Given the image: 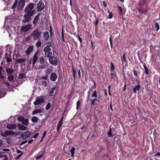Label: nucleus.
<instances>
[{
  "label": "nucleus",
  "mask_w": 160,
  "mask_h": 160,
  "mask_svg": "<svg viewBox=\"0 0 160 160\" xmlns=\"http://www.w3.org/2000/svg\"><path fill=\"white\" fill-rule=\"evenodd\" d=\"M81 102L80 100H78L76 103L77 107H76V109L77 110L78 109L79 107L80 106V104Z\"/></svg>",
  "instance_id": "de8ad7c7"
},
{
  "label": "nucleus",
  "mask_w": 160,
  "mask_h": 160,
  "mask_svg": "<svg viewBox=\"0 0 160 160\" xmlns=\"http://www.w3.org/2000/svg\"><path fill=\"white\" fill-rule=\"evenodd\" d=\"M5 156V155H4L3 153H0V158H3L4 157V156Z\"/></svg>",
  "instance_id": "0e129e2a"
},
{
  "label": "nucleus",
  "mask_w": 160,
  "mask_h": 160,
  "mask_svg": "<svg viewBox=\"0 0 160 160\" xmlns=\"http://www.w3.org/2000/svg\"><path fill=\"white\" fill-rule=\"evenodd\" d=\"M52 46V44L50 42H49L47 43L46 46L47 47H51Z\"/></svg>",
  "instance_id": "13d9d810"
},
{
  "label": "nucleus",
  "mask_w": 160,
  "mask_h": 160,
  "mask_svg": "<svg viewBox=\"0 0 160 160\" xmlns=\"http://www.w3.org/2000/svg\"><path fill=\"white\" fill-rule=\"evenodd\" d=\"M51 104L50 103H48L46 105L45 109L46 110H48L51 107Z\"/></svg>",
  "instance_id": "c03bdc74"
},
{
  "label": "nucleus",
  "mask_w": 160,
  "mask_h": 160,
  "mask_svg": "<svg viewBox=\"0 0 160 160\" xmlns=\"http://www.w3.org/2000/svg\"><path fill=\"white\" fill-rule=\"evenodd\" d=\"M113 15L112 12H109V15L108 16V18L110 19L112 18L113 17Z\"/></svg>",
  "instance_id": "603ef678"
},
{
  "label": "nucleus",
  "mask_w": 160,
  "mask_h": 160,
  "mask_svg": "<svg viewBox=\"0 0 160 160\" xmlns=\"http://www.w3.org/2000/svg\"><path fill=\"white\" fill-rule=\"evenodd\" d=\"M6 71L7 72L8 74V75L9 76L10 75V69L7 68L6 69ZM8 79L9 81H10V76H8Z\"/></svg>",
  "instance_id": "ea45409f"
},
{
  "label": "nucleus",
  "mask_w": 160,
  "mask_h": 160,
  "mask_svg": "<svg viewBox=\"0 0 160 160\" xmlns=\"http://www.w3.org/2000/svg\"><path fill=\"white\" fill-rule=\"evenodd\" d=\"M20 56V55L18 53L15 56L14 54V55L13 56V58L14 59H15V58H18Z\"/></svg>",
  "instance_id": "864d4df0"
},
{
  "label": "nucleus",
  "mask_w": 160,
  "mask_h": 160,
  "mask_svg": "<svg viewBox=\"0 0 160 160\" xmlns=\"http://www.w3.org/2000/svg\"><path fill=\"white\" fill-rule=\"evenodd\" d=\"M111 129H112V132L113 133V135H116V129L115 128H111Z\"/></svg>",
  "instance_id": "8fccbe9b"
},
{
  "label": "nucleus",
  "mask_w": 160,
  "mask_h": 160,
  "mask_svg": "<svg viewBox=\"0 0 160 160\" xmlns=\"http://www.w3.org/2000/svg\"><path fill=\"white\" fill-rule=\"evenodd\" d=\"M127 88V83L125 82L124 83V87L123 88V91H124Z\"/></svg>",
  "instance_id": "6e6d98bb"
},
{
  "label": "nucleus",
  "mask_w": 160,
  "mask_h": 160,
  "mask_svg": "<svg viewBox=\"0 0 160 160\" xmlns=\"http://www.w3.org/2000/svg\"><path fill=\"white\" fill-rule=\"evenodd\" d=\"M109 41L110 42L111 47V48H112V37L111 36L109 38Z\"/></svg>",
  "instance_id": "3c124183"
},
{
  "label": "nucleus",
  "mask_w": 160,
  "mask_h": 160,
  "mask_svg": "<svg viewBox=\"0 0 160 160\" xmlns=\"http://www.w3.org/2000/svg\"><path fill=\"white\" fill-rule=\"evenodd\" d=\"M57 77L58 76L56 73L52 72L50 75V79L51 81L54 82L57 79Z\"/></svg>",
  "instance_id": "f8f14e48"
},
{
  "label": "nucleus",
  "mask_w": 160,
  "mask_h": 160,
  "mask_svg": "<svg viewBox=\"0 0 160 160\" xmlns=\"http://www.w3.org/2000/svg\"><path fill=\"white\" fill-rule=\"evenodd\" d=\"M61 35L63 41L64 42H66V41L64 38V30L63 28H62V30Z\"/></svg>",
  "instance_id": "a19ab883"
},
{
  "label": "nucleus",
  "mask_w": 160,
  "mask_h": 160,
  "mask_svg": "<svg viewBox=\"0 0 160 160\" xmlns=\"http://www.w3.org/2000/svg\"><path fill=\"white\" fill-rule=\"evenodd\" d=\"M15 0L13 5L12 6L11 8L13 10L14 12L16 7L17 8V9L18 10H20L22 9L24 7L26 0Z\"/></svg>",
  "instance_id": "f03ea898"
},
{
  "label": "nucleus",
  "mask_w": 160,
  "mask_h": 160,
  "mask_svg": "<svg viewBox=\"0 0 160 160\" xmlns=\"http://www.w3.org/2000/svg\"><path fill=\"white\" fill-rule=\"evenodd\" d=\"M111 65L110 70L111 71H113L115 70V68L113 63L111 62L110 63Z\"/></svg>",
  "instance_id": "37998d69"
},
{
  "label": "nucleus",
  "mask_w": 160,
  "mask_h": 160,
  "mask_svg": "<svg viewBox=\"0 0 160 160\" xmlns=\"http://www.w3.org/2000/svg\"><path fill=\"white\" fill-rule=\"evenodd\" d=\"M42 156H43L42 154L40 155L37 156L36 158V159H38L39 158H40L42 157Z\"/></svg>",
  "instance_id": "338daca9"
},
{
  "label": "nucleus",
  "mask_w": 160,
  "mask_h": 160,
  "mask_svg": "<svg viewBox=\"0 0 160 160\" xmlns=\"http://www.w3.org/2000/svg\"><path fill=\"white\" fill-rule=\"evenodd\" d=\"M52 70L50 68H48L46 69L45 73L47 75L49 74L52 72Z\"/></svg>",
  "instance_id": "58836bf2"
},
{
  "label": "nucleus",
  "mask_w": 160,
  "mask_h": 160,
  "mask_svg": "<svg viewBox=\"0 0 160 160\" xmlns=\"http://www.w3.org/2000/svg\"><path fill=\"white\" fill-rule=\"evenodd\" d=\"M42 14V13H38L37 15L35 16L32 22L33 24L34 25L36 24L38 21L39 19L40 16Z\"/></svg>",
  "instance_id": "ddd939ff"
},
{
  "label": "nucleus",
  "mask_w": 160,
  "mask_h": 160,
  "mask_svg": "<svg viewBox=\"0 0 160 160\" xmlns=\"http://www.w3.org/2000/svg\"><path fill=\"white\" fill-rule=\"evenodd\" d=\"M89 100L90 101L91 103V106H93L94 105H95V102L98 101V102L99 101V100H97V98H95L93 99H90ZM88 101H89L88 98L87 99V101L88 102Z\"/></svg>",
  "instance_id": "a211bd4d"
},
{
  "label": "nucleus",
  "mask_w": 160,
  "mask_h": 160,
  "mask_svg": "<svg viewBox=\"0 0 160 160\" xmlns=\"http://www.w3.org/2000/svg\"><path fill=\"white\" fill-rule=\"evenodd\" d=\"M145 8L144 9H142L141 11V12L142 13L145 14L147 15H149L148 14V11L149 9V8H148V4H147L145 5Z\"/></svg>",
  "instance_id": "2eb2a0df"
},
{
  "label": "nucleus",
  "mask_w": 160,
  "mask_h": 160,
  "mask_svg": "<svg viewBox=\"0 0 160 160\" xmlns=\"http://www.w3.org/2000/svg\"><path fill=\"white\" fill-rule=\"evenodd\" d=\"M45 101L44 99L41 98L40 97H37L36 100L33 102V104L34 105H37Z\"/></svg>",
  "instance_id": "6e6552de"
},
{
  "label": "nucleus",
  "mask_w": 160,
  "mask_h": 160,
  "mask_svg": "<svg viewBox=\"0 0 160 160\" xmlns=\"http://www.w3.org/2000/svg\"><path fill=\"white\" fill-rule=\"evenodd\" d=\"M10 134V132L8 130V131H6L4 133H1L2 136L4 137H6L8 135H9Z\"/></svg>",
  "instance_id": "c85d7f7f"
},
{
  "label": "nucleus",
  "mask_w": 160,
  "mask_h": 160,
  "mask_svg": "<svg viewBox=\"0 0 160 160\" xmlns=\"http://www.w3.org/2000/svg\"><path fill=\"white\" fill-rule=\"evenodd\" d=\"M28 120L27 119H24V120L22 122V123L25 125H28Z\"/></svg>",
  "instance_id": "72a5a7b5"
},
{
  "label": "nucleus",
  "mask_w": 160,
  "mask_h": 160,
  "mask_svg": "<svg viewBox=\"0 0 160 160\" xmlns=\"http://www.w3.org/2000/svg\"><path fill=\"white\" fill-rule=\"evenodd\" d=\"M48 79V76L46 75L41 78V79L47 80Z\"/></svg>",
  "instance_id": "e2e57ef3"
},
{
  "label": "nucleus",
  "mask_w": 160,
  "mask_h": 160,
  "mask_svg": "<svg viewBox=\"0 0 160 160\" xmlns=\"http://www.w3.org/2000/svg\"><path fill=\"white\" fill-rule=\"evenodd\" d=\"M133 72L134 75L136 77H137V75H138V74H137V71L136 70H133Z\"/></svg>",
  "instance_id": "774afa93"
},
{
  "label": "nucleus",
  "mask_w": 160,
  "mask_h": 160,
  "mask_svg": "<svg viewBox=\"0 0 160 160\" xmlns=\"http://www.w3.org/2000/svg\"><path fill=\"white\" fill-rule=\"evenodd\" d=\"M75 148L74 147H72L71 149L70 150V152L72 154V156L74 155L75 152Z\"/></svg>",
  "instance_id": "a18cd8bd"
},
{
  "label": "nucleus",
  "mask_w": 160,
  "mask_h": 160,
  "mask_svg": "<svg viewBox=\"0 0 160 160\" xmlns=\"http://www.w3.org/2000/svg\"><path fill=\"white\" fill-rule=\"evenodd\" d=\"M141 86L140 85H137L136 86L134 87L133 88V90L134 92L136 93L137 92V90H139L141 88Z\"/></svg>",
  "instance_id": "aec40b11"
},
{
  "label": "nucleus",
  "mask_w": 160,
  "mask_h": 160,
  "mask_svg": "<svg viewBox=\"0 0 160 160\" xmlns=\"http://www.w3.org/2000/svg\"><path fill=\"white\" fill-rule=\"evenodd\" d=\"M77 37L78 38L80 42V43H81L82 42V39L80 37L79 35H78L77 36Z\"/></svg>",
  "instance_id": "4d7b16f0"
},
{
  "label": "nucleus",
  "mask_w": 160,
  "mask_h": 160,
  "mask_svg": "<svg viewBox=\"0 0 160 160\" xmlns=\"http://www.w3.org/2000/svg\"><path fill=\"white\" fill-rule=\"evenodd\" d=\"M48 60L49 63L52 65L56 66L58 64V58L56 57L52 56L49 57Z\"/></svg>",
  "instance_id": "20e7f679"
},
{
  "label": "nucleus",
  "mask_w": 160,
  "mask_h": 160,
  "mask_svg": "<svg viewBox=\"0 0 160 160\" xmlns=\"http://www.w3.org/2000/svg\"><path fill=\"white\" fill-rule=\"evenodd\" d=\"M39 120V118H38L36 116H34L32 118L31 121L32 122L36 123Z\"/></svg>",
  "instance_id": "cd10ccee"
},
{
  "label": "nucleus",
  "mask_w": 160,
  "mask_h": 160,
  "mask_svg": "<svg viewBox=\"0 0 160 160\" xmlns=\"http://www.w3.org/2000/svg\"><path fill=\"white\" fill-rule=\"evenodd\" d=\"M49 34L48 32L47 31H46L44 32L43 37V39L45 41H47L49 38Z\"/></svg>",
  "instance_id": "f3484780"
},
{
  "label": "nucleus",
  "mask_w": 160,
  "mask_h": 160,
  "mask_svg": "<svg viewBox=\"0 0 160 160\" xmlns=\"http://www.w3.org/2000/svg\"><path fill=\"white\" fill-rule=\"evenodd\" d=\"M42 112V110L41 109H35L33 110L32 113V115H34L35 114H37L38 113H40Z\"/></svg>",
  "instance_id": "b1692460"
},
{
  "label": "nucleus",
  "mask_w": 160,
  "mask_h": 160,
  "mask_svg": "<svg viewBox=\"0 0 160 160\" xmlns=\"http://www.w3.org/2000/svg\"><path fill=\"white\" fill-rule=\"evenodd\" d=\"M39 53V51L38 49H37L36 52L35 53L34 55L38 57V55Z\"/></svg>",
  "instance_id": "5fc2aeb1"
},
{
  "label": "nucleus",
  "mask_w": 160,
  "mask_h": 160,
  "mask_svg": "<svg viewBox=\"0 0 160 160\" xmlns=\"http://www.w3.org/2000/svg\"><path fill=\"white\" fill-rule=\"evenodd\" d=\"M17 127L18 129L20 130H25L26 129V128L25 126L21 124H18Z\"/></svg>",
  "instance_id": "412c9836"
},
{
  "label": "nucleus",
  "mask_w": 160,
  "mask_h": 160,
  "mask_svg": "<svg viewBox=\"0 0 160 160\" xmlns=\"http://www.w3.org/2000/svg\"><path fill=\"white\" fill-rule=\"evenodd\" d=\"M36 4L31 2L28 4L24 9V12L26 13L23 17L24 19L22 21L24 23H26L29 22L31 19V17L35 13V10L34 9Z\"/></svg>",
  "instance_id": "f257e3e1"
},
{
  "label": "nucleus",
  "mask_w": 160,
  "mask_h": 160,
  "mask_svg": "<svg viewBox=\"0 0 160 160\" xmlns=\"http://www.w3.org/2000/svg\"><path fill=\"white\" fill-rule=\"evenodd\" d=\"M3 71V68L2 66H0V79H2L4 77L2 75V72Z\"/></svg>",
  "instance_id": "c756f323"
},
{
  "label": "nucleus",
  "mask_w": 160,
  "mask_h": 160,
  "mask_svg": "<svg viewBox=\"0 0 160 160\" xmlns=\"http://www.w3.org/2000/svg\"><path fill=\"white\" fill-rule=\"evenodd\" d=\"M31 28V25L30 24L22 26L21 28V32H26L29 30Z\"/></svg>",
  "instance_id": "423d86ee"
},
{
  "label": "nucleus",
  "mask_w": 160,
  "mask_h": 160,
  "mask_svg": "<svg viewBox=\"0 0 160 160\" xmlns=\"http://www.w3.org/2000/svg\"><path fill=\"white\" fill-rule=\"evenodd\" d=\"M39 134V133H36L35 134V135H34V136H33L32 137V138H36L38 137V136Z\"/></svg>",
  "instance_id": "69168bd1"
},
{
  "label": "nucleus",
  "mask_w": 160,
  "mask_h": 160,
  "mask_svg": "<svg viewBox=\"0 0 160 160\" xmlns=\"http://www.w3.org/2000/svg\"><path fill=\"white\" fill-rule=\"evenodd\" d=\"M45 8V5L44 3L42 0H40L38 3L37 7V11L38 12L42 10Z\"/></svg>",
  "instance_id": "39448f33"
},
{
  "label": "nucleus",
  "mask_w": 160,
  "mask_h": 160,
  "mask_svg": "<svg viewBox=\"0 0 160 160\" xmlns=\"http://www.w3.org/2000/svg\"><path fill=\"white\" fill-rule=\"evenodd\" d=\"M118 8L119 11L121 12H122V7L119 6H118Z\"/></svg>",
  "instance_id": "bf43d9fd"
},
{
  "label": "nucleus",
  "mask_w": 160,
  "mask_h": 160,
  "mask_svg": "<svg viewBox=\"0 0 160 160\" xmlns=\"http://www.w3.org/2000/svg\"><path fill=\"white\" fill-rule=\"evenodd\" d=\"M121 60L122 62V66L123 68H124V62H126L127 64H125V67H127L128 66L127 62L126 61V57L125 54V53H124L123 55V56L122 57H121Z\"/></svg>",
  "instance_id": "9b49d317"
},
{
  "label": "nucleus",
  "mask_w": 160,
  "mask_h": 160,
  "mask_svg": "<svg viewBox=\"0 0 160 160\" xmlns=\"http://www.w3.org/2000/svg\"><path fill=\"white\" fill-rule=\"evenodd\" d=\"M17 125L16 124H11V129H13L16 128Z\"/></svg>",
  "instance_id": "49530a36"
},
{
  "label": "nucleus",
  "mask_w": 160,
  "mask_h": 160,
  "mask_svg": "<svg viewBox=\"0 0 160 160\" xmlns=\"http://www.w3.org/2000/svg\"><path fill=\"white\" fill-rule=\"evenodd\" d=\"M18 121L22 122L23 120H24V118L22 116H19L18 117Z\"/></svg>",
  "instance_id": "4c0bfd02"
},
{
  "label": "nucleus",
  "mask_w": 160,
  "mask_h": 160,
  "mask_svg": "<svg viewBox=\"0 0 160 160\" xmlns=\"http://www.w3.org/2000/svg\"><path fill=\"white\" fill-rule=\"evenodd\" d=\"M10 8V5L8 4H7V6L5 7L4 10V11L5 10H9V8Z\"/></svg>",
  "instance_id": "09e8293b"
},
{
  "label": "nucleus",
  "mask_w": 160,
  "mask_h": 160,
  "mask_svg": "<svg viewBox=\"0 0 160 160\" xmlns=\"http://www.w3.org/2000/svg\"><path fill=\"white\" fill-rule=\"evenodd\" d=\"M52 52L51 51H49L47 52H44V57L46 58H49L52 57Z\"/></svg>",
  "instance_id": "6ab92c4d"
},
{
  "label": "nucleus",
  "mask_w": 160,
  "mask_h": 160,
  "mask_svg": "<svg viewBox=\"0 0 160 160\" xmlns=\"http://www.w3.org/2000/svg\"><path fill=\"white\" fill-rule=\"evenodd\" d=\"M74 8L76 11L77 12H79L80 11V10L78 7L76 6Z\"/></svg>",
  "instance_id": "052dcab7"
},
{
  "label": "nucleus",
  "mask_w": 160,
  "mask_h": 160,
  "mask_svg": "<svg viewBox=\"0 0 160 160\" xmlns=\"http://www.w3.org/2000/svg\"><path fill=\"white\" fill-rule=\"evenodd\" d=\"M72 74L73 76V78H74V82L75 83V79L76 75V69L74 68V67L73 65H72Z\"/></svg>",
  "instance_id": "4be33fe9"
},
{
  "label": "nucleus",
  "mask_w": 160,
  "mask_h": 160,
  "mask_svg": "<svg viewBox=\"0 0 160 160\" xmlns=\"http://www.w3.org/2000/svg\"><path fill=\"white\" fill-rule=\"evenodd\" d=\"M38 62H40V64H43L45 62L44 58L42 56H41L39 58Z\"/></svg>",
  "instance_id": "a878e982"
},
{
  "label": "nucleus",
  "mask_w": 160,
  "mask_h": 160,
  "mask_svg": "<svg viewBox=\"0 0 160 160\" xmlns=\"http://www.w3.org/2000/svg\"><path fill=\"white\" fill-rule=\"evenodd\" d=\"M63 116H62L59 122L57 124V128L56 129L57 131V133H59L60 132V129L61 126L63 124Z\"/></svg>",
  "instance_id": "9d476101"
},
{
  "label": "nucleus",
  "mask_w": 160,
  "mask_h": 160,
  "mask_svg": "<svg viewBox=\"0 0 160 160\" xmlns=\"http://www.w3.org/2000/svg\"><path fill=\"white\" fill-rule=\"evenodd\" d=\"M34 49V46L32 45L30 46L27 48V50L25 52V53L26 55H28L30 54L33 50Z\"/></svg>",
  "instance_id": "dca6fc26"
},
{
  "label": "nucleus",
  "mask_w": 160,
  "mask_h": 160,
  "mask_svg": "<svg viewBox=\"0 0 160 160\" xmlns=\"http://www.w3.org/2000/svg\"><path fill=\"white\" fill-rule=\"evenodd\" d=\"M143 66L145 70V73H146L147 75H148L149 73L148 68L145 65H143Z\"/></svg>",
  "instance_id": "2f4dec72"
},
{
  "label": "nucleus",
  "mask_w": 160,
  "mask_h": 160,
  "mask_svg": "<svg viewBox=\"0 0 160 160\" xmlns=\"http://www.w3.org/2000/svg\"><path fill=\"white\" fill-rule=\"evenodd\" d=\"M57 91L56 87L51 88L50 91L49 96L50 97L54 96L57 94Z\"/></svg>",
  "instance_id": "1a4fd4ad"
},
{
  "label": "nucleus",
  "mask_w": 160,
  "mask_h": 160,
  "mask_svg": "<svg viewBox=\"0 0 160 160\" xmlns=\"http://www.w3.org/2000/svg\"><path fill=\"white\" fill-rule=\"evenodd\" d=\"M40 83H41V85L44 87H46L47 85V82L45 81H41Z\"/></svg>",
  "instance_id": "f704fd0d"
},
{
  "label": "nucleus",
  "mask_w": 160,
  "mask_h": 160,
  "mask_svg": "<svg viewBox=\"0 0 160 160\" xmlns=\"http://www.w3.org/2000/svg\"><path fill=\"white\" fill-rule=\"evenodd\" d=\"M38 59V57L33 55L30 58L29 63L30 64H32L33 66H34L37 62V61Z\"/></svg>",
  "instance_id": "0eeeda50"
},
{
  "label": "nucleus",
  "mask_w": 160,
  "mask_h": 160,
  "mask_svg": "<svg viewBox=\"0 0 160 160\" xmlns=\"http://www.w3.org/2000/svg\"><path fill=\"white\" fill-rule=\"evenodd\" d=\"M41 45L42 42L40 41H38L35 44V46L37 48H38L39 47H41Z\"/></svg>",
  "instance_id": "c9c22d12"
},
{
  "label": "nucleus",
  "mask_w": 160,
  "mask_h": 160,
  "mask_svg": "<svg viewBox=\"0 0 160 160\" xmlns=\"http://www.w3.org/2000/svg\"><path fill=\"white\" fill-rule=\"evenodd\" d=\"M51 48L50 47H47L46 46L43 49V51L44 52H48L49 51H50L51 50Z\"/></svg>",
  "instance_id": "473e14b6"
},
{
  "label": "nucleus",
  "mask_w": 160,
  "mask_h": 160,
  "mask_svg": "<svg viewBox=\"0 0 160 160\" xmlns=\"http://www.w3.org/2000/svg\"><path fill=\"white\" fill-rule=\"evenodd\" d=\"M99 22V19L98 18H97L95 19V22L93 23L95 28V29L96 31H97L98 29V25Z\"/></svg>",
  "instance_id": "393cba45"
},
{
  "label": "nucleus",
  "mask_w": 160,
  "mask_h": 160,
  "mask_svg": "<svg viewBox=\"0 0 160 160\" xmlns=\"http://www.w3.org/2000/svg\"><path fill=\"white\" fill-rule=\"evenodd\" d=\"M92 98H98V99H99L100 98V96L99 97H98V95L97 94V92L96 90H94L93 92V93L92 94Z\"/></svg>",
  "instance_id": "5701e85b"
},
{
  "label": "nucleus",
  "mask_w": 160,
  "mask_h": 160,
  "mask_svg": "<svg viewBox=\"0 0 160 160\" xmlns=\"http://www.w3.org/2000/svg\"><path fill=\"white\" fill-rule=\"evenodd\" d=\"M26 75L24 73H20L18 75V79H22L25 78Z\"/></svg>",
  "instance_id": "e433bc0d"
},
{
  "label": "nucleus",
  "mask_w": 160,
  "mask_h": 160,
  "mask_svg": "<svg viewBox=\"0 0 160 160\" xmlns=\"http://www.w3.org/2000/svg\"><path fill=\"white\" fill-rule=\"evenodd\" d=\"M31 135V132L30 131L26 132L23 133L22 135V138L23 139H26L29 137Z\"/></svg>",
  "instance_id": "4468645a"
},
{
  "label": "nucleus",
  "mask_w": 160,
  "mask_h": 160,
  "mask_svg": "<svg viewBox=\"0 0 160 160\" xmlns=\"http://www.w3.org/2000/svg\"><path fill=\"white\" fill-rule=\"evenodd\" d=\"M102 4L104 6V7H105V8H106L107 6V5L106 4V3L105 2V1H103L102 2Z\"/></svg>",
  "instance_id": "680f3d73"
},
{
  "label": "nucleus",
  "mask_w": 160,
  "mask_h": 160,
  "mask_svg": "<svg viewBox=\"0 0 160 160\" xmlns=\"http://www.w3.org/2000/svg\"><path fill=\"white\" fill-rule=\"evenodd\" d=\"M41 32L38 30H34L31 34L34 40H38L41 36Z\"/></svg>",
  "instance_id": "7ed1b4c3"
},
{
  "label": "nucleus",
  "mask_w": 160,
  "mask_h": 160,
  "mask_svg": "<svg viewBox=\"0 0 160 160\" xmlns=\"http://www.w3.org/2000/svg\"><path fill=\"white\" fill-rule=\"evenodd\" d=\"M112 129H111V128H109V130L108 133V134L109 137H112L113 136V135H112Z\"/></svg>",
  "instance_id": "7c9ffc66"
},
{
  "label": "nucleus",
  "mask_w": 160,
  "mask_h": 160,
  "mask_svg": "<svg viewBox=\"0 0 160 160\" xmlns=\"http://www.w3.org/2000/svg\"><path fill=\"white\" fill-rule=\"evenodd\" d=\"M26 59L24 58L18 59L16 60V61L18 63L24 62H25Z\"/></svg>",
  "instance_id": "bb28decb"
},
{
  "label": "nucleus",
  "mask_w": 160,
  "mask_h": 160,
  "mask_svg": "<svg viewBox=\"0 0 160 160\" xmlns=\"http://www.w3.org/2000/svg\"><path fill=\"white\" fill-rule=\"evenodd\" d=\"M155 28H156V29L155 30L157 32L159 29V24L158 23H156L155 25Z\"/></svg>",
  "instance_id": "79ce46f5"
}]
</instances>
